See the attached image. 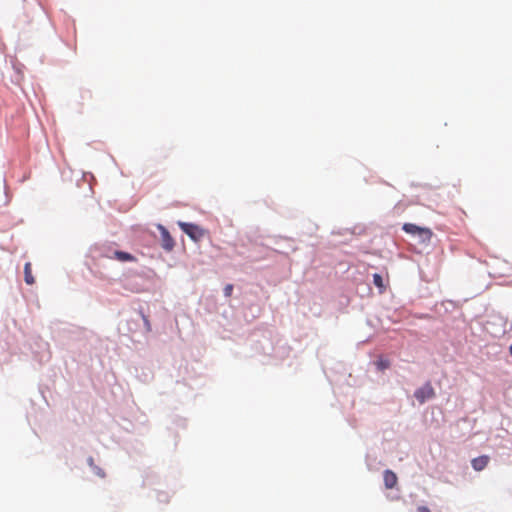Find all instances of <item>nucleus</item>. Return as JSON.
Returning a JSON list of instances; mask_svg holds the SVG:
<instances>
[{
	"label": "nucleus",
	"mask_w": 512,
	"mask_h": 512,
	"mask_svg": "<svg viewBox=\"0 0 512 512\" xmlns=\"http://www.w3.org/2000/svg\"><path fill=\"white\" fill-rule=\"evenodd\" d=\"M373 283L376 287L380 289L381 292L385 289L384 281L380 274L375 273L373 275Z\"/></svg>",
	"instance_id": "9"
},
{
	"label": "nucleus",
	"mask_w": 512,
	"mask_h": 512,
	"mask_svg": "<svg viewBox=\"0 0 512 512\" xmlns=\"http://www.w3.org/2000/svg\"><path fill=\"white\" fill-rule=\"evenodd\" d=\"M161 240H162V247L166 251H171L175 245V242L171 235L169 234L168 230L161 227Z\"/></svg>",
	"instance_id": "5"
},
{
	"label": "nucleus",
	"mask_w": 512,
	"mask_h": 512,
	"mask_svg": "<svg viewBox=\"0 0 512 512\" xmlns=\"http://www.w3.org/2000/svg\"><path fill=\"white\" fill-rule=\"evenodd\" d=\"M417 511L418 512H431L430 509L428 507H426V506H419L417 508Z\"/></svg>",
	"instance_id": "13"
},
{
	"label": "nucleus",
	"mask_w": 512,
	"mask_h": 512,
	"mask_svg": "<svg viewBox=\"0 0 512 512\" xmlns=\"http://www.w3.org/2000/svg\"><path fill=\"white\" fill-rule=\"evenodd\" d=\"M95 473L100 477H105V473L101 468L95 467Z\"/></svg>",
	"instance_id": "12"
},
{
	"label": "nucleus",
	"mask_w": 512,
	"mask_h": 512,
	"mask_svg": "<svg viewBox=\"0 0 512 512\" xmlns=\"http://www.w3.org/2000/svg\"><path fill=\"white\" fill-rule=\"evenodd\" d=\"M509 352H510V354L512 356V345L509 347Z\"/></svg>",
	"instance_id": "16"
},
{
	"label": "nucleus",
	"mask_w": 512,
	"mask_h": 512,
	"mask_svg": "<svg viewBox=\"0 0 512 512\" xmlns=\"http://www.w3.org/2000/svg\"><path fill=\"white\" fill-rule=\"evenodd\" d=\"M179 227L185 234L196 242L200 241L206 235L205 229L193 223L179 222Z\"/></svg>",
	"instance_id": "2"
},
{
	"label": "nucleus",
	"mask_w": 512,
	"mask_h": 512,
	"mask_svg": "<svg viewBox=\"0 0 512 512\" xmlns=\"http://www.w3.org/2000/svg\"><path fill=\"white\" fill-rule=\"evenodd\" d=\"M490 461L489 456L482 455L471 460V465L475 471L484 470Z\"/></svg>",
	"instance_id": "6"
},
{
	"label": "nucleus",
	"mask_w": 512,
	"mask_h": 512,
	"mask_svg": "<svg viewBox=\"0 0 512 512\" xmlns=\"http://www.w3.org/2000/svg\"><path fill=\"white\" fill-rule=\"evenodd\" d=\"M224 295L226 297H230L232 295V291H233V285L232 284H227L225 287H224Z\"/></svg>",
	"instance_id": "11"
},
{
	"label": "nucleus",
	"mask_w": 512,
	"mask_h": 512,
	"mask_svg": "<svg viewBox=\"0 0 512 512\" xmlns=\"http://www.w3.org/2000/svg\"><path fill=\"white\" fill-rule=\"evenodd\" d=\"M143 320L145 322V326L147 327L148 330H150V322L148 320V318L146 316L143 315Z\"/></svg>",
	"instance_id": "14"
},
{
	"label": "nucleus",
	"mask_w": 512,
	"mask_h": 512,
	"mask_svg": "<svg viewBox=\"0 0 512 512\" xmlns=\"http://www.w3.org/2000/svg\"><path fill=\"white\" fill-rule=\"evenodd\" d=\"M89 463H90V465L93 464V458H89Z\"/></svg>",
	"instance_id": "15"
},
{
	"label": "nucleus",
	"mask_w": 512,
	"mask_h": 512,
	"mask_svg": "<svg viewBox=\"0 0 512 512\" xmlns=\"http://www.w3.org/2000/svg\"><path fill=\"white\" fill-rule=\"evenodd\" d=\"M384 485L387 489H393L398 482L397 475L392 470H385L383 473Z\"/></svg>",
	"instance_id": "4"
},
{
	"label": "nucleus",
	"mask_w": 512,
	"mask_h": 512,
	"mask_svg": "<svg viewBox=\"0 0 512 512\" xmlns=\"http://www.w3.org/2000/svg\"><path fill=\"white\" fill-rule=\"evenodd\" d=\"M375 365L378 370L384 371L385 369L390 367V361L385 358H380L375 362Z\"/></svg>",
	"instance_id": "10"
},
{
	"label": "nucleus",
	"mask_w": 512,
	"mask_h": 512,
	"mask_svg": "<svg viewBox=\"0 0 512 512\" xmlns=\"http://www.w3.org/2000/svg\"><path fill=\"white\" fill-rule=\"evenodd\" d=\"M24 278H25V282L28 284V285H32L34 284L35 282V279L32 275V269H31V263L30 262H27L24 266Z\"/></svg>",
	"instance_id": "8"
},
{
	"label": "nucleus",
	"mask_w": 512,
	"mask_h": 512,
	"mask_svg": "<svg viewBox=\"0 0 512 512\" xmlns=\"http://www.w3.org/2000/svg\"><path fill=\"white\" fill-rule=\"evenodd\" d=\"M414 396L419 403L423 404L426 400L432 399L435 396V391L431 383L427 382L415 391Z\"/></svg>",
	"instance_id": "3"
},
{
	"label": "nucleus",
	"mask_w": 512,
	"mask_h": 512,
	"mask_svg": "<svg viewBox=\"0 0 512 512\" xmlns=\"http://www.w3.org/2000/svg\"><path fill=\"white\" fill-rule=\"evenodd\" d=\"M109 258L111 259H116L120 262H133V261H136V258L128 253V252H124V251H114L113 252V255H108Z\"/></svg>",
	"instance_id": "7"
},
{
	"label": "nucleus",
	"mask_w": 512,
	"mask_h": 512,
	"mask_svg": "<svg viewBox=\"0 0 512 512\" xmlns=\"http://www.w3.org/2000/svg\"><path fill=\"white\" fill-rule=\"evenodd\" d=\"M402 229L407 234L417 237L419 239V242L422 244L430 243L432 236H433V232L430 228L420 227L413 223H405L402 226Z\"/></svg>",
	"instance_id": "1"
}]
</instances>
